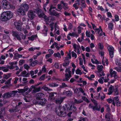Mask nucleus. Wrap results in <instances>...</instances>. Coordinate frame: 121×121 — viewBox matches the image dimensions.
<instances>
[{
    "label": "nucleus",
    "instance_id": "obj_1",
    "mask_svg": "<svg viewBox=\"0 0 121 121\" xmlns=\"http://www.w3.org/2000/svg\"><path fill=\"white\" fill-rule=\"evenodd\" d=\"M66 110L68 111H72L73 112H75L77 110V108L73 104H68L64 105L63 107L60 106L57 107L56 112L58 116L64 117L66 115Z\"/></svg>",
    "mask_w": 121,
    "mask_h": 121
},
{
    "label": "nucleus",
    "instance_id": "obj_2",
    "mask_svg": "<svg viewBox=\"0 0 121 121\" xmlns=\"http://www.w3.org/2000/svg\"><path fill=\"white\" fill-rule=\"evenodd\" d=\"M12 17L11 12L7 11L4 12L2 13L0 19L2 21H6L9 20Z\"/></svg>",
    "mask_w": 121,
    "mask_h": 121
},
{
    "label": "nucleus",
    "instance_id": "obj_3",
    "mask_svg": "<svg viewBox=\"0 0 121 121\" xmlns=\"http://www.w3.org/2000/svg\"><path fill=\"white\" fill-rule=\"evenodd\" d=\"M1 4L2 6L4 8L6 9H9L11 8H13V6L8 1L6 0H3Z\"/></svg>",
    "mask_w": 121,
    "mask_h": 121
},
{
    "label": "nucleus",
    "instance_id": "obj_4",
    "mask_svg": "<svg viewBox=\"0 0 121 121\" xmlns=\"http://www.w3.org/2000/svg\"><path fill=\"white\" fill-rule=\"evenodd\" d=\"M35 11L39 18H43L44 19L47 18V16L45 15L41 9L37 8L35 10Z\"/></svg>",
    "mask_w": 121,
    "mask_h": 121
},
{
    "label": "nucleus",
    "instance_id": "obj_5",
    "mask_svg": "<svg viewBox=\"0 0 121 121\" xmlns=\"http://www.w3.org/2000/svg\"><path fill=\"white\" fill-rule=\"evenodd\" d=\"M59 97V94L57 93L52 92L49 94V98L51 101H54L56 99Z\"/></svg>",
    "mask_w": 121,
    "mask_h": 121
},
{
    "label": "nucleus",
    "instance_id": "obj_6",
    "mask_svg": "<svg viewBox=\"0 0 121 121\" xmlns=\"http://www.w3.org/2000/svg\"><path fill=\"white\" fill-rule=\"evenodd\" d=\"M22 104V102L19 103L18 105H17L15 107H13L11 108L9 110V111L10 113L18 112L20 109V108L19 107L20 105Z\"/></svg>",
    "mask_w": 121,
    "mask_h": 121
},
{
    "label": "nucleus",
    "instance_id": "obj_7",
    "mask_svg": "<svg viewBox=\"0 0 121 121\" xmlns=\"http://www.w3.org/2000/svg\"><path fill=\"white\" fill-rule=\"evenodd\" d=\"M35 10V11L32 10H29L27 16L31 20L34 19L36 16Z\"/></svg>",
    "mask_w": 121,
    "mask_h": 121
},
{
    "label": "nucleus",
    "instance_id": "obj_8",
    "mask_svg": "<svg viewBox=\"0 0 121 121\" xmlns=\"http://www.w3.org/2000/svg\"><path fill=\"white\" fill-rule=\"evenodd\" d=\"M12 35L15 38H16L18 40L22 43V42L21 41V39L20 35L18 32L17 31H13Z\"/></svg>",
    "mask_w": 121,
    "mask_h": 121
},
{
    "label": "nucleus",
    "instance_id": "obj_9",
    "mask_svg": "<svg viewBox=\"0 0 121 121\" xmlns=\"http://www.w3.org/2000/svg\"><path fill=\"white\" fill-rule=\"evenodd\" d=\"M65 97H60L57 98L54 101L56 103L58 104H60L63 101V100L65 99Z\"/></svg>",
    "mask_w": 121,
    "mask_h": 121
},
{
    "label": "nucleus",
    "instance_id": "obj_10",
    "mask_svg": "<svg viewBox=\"0 0 121 121\" xmlns=\"http://www.w3.org/2000/svg\"><path fill=\"white\" fill-rule=\"evenodd\" d=\"M88 107L90 108H92L93 111L96 110L99 111L100 110V107H98L97 106H93L91 104H90L89 105Z\"/></svg>",
    "mask_w": 121,
    "mask_h": 121
},
{
    "label": "nucleus",
    "instance_id": "obj_11",
    "mask_svg": "<svg viewBox=\"0 0 121 121\" xmlns=\"http://www.w3.org/2000/svg\"><path fill=\"white\" fill-rule=\"evenodd\" d=\"M49 13L51 15L55 16L57 17H59L61 14L60 13H58L54 10H50V11H49Z\"/></svg>",
    "mask_w": 121,
    "mask_h": 121
},
{
    "label": "nucleus",
    "instance_id": "obj_12",
    "mask_svg": "<svg viewBox=\"0 0 121 121\" xmlns=\"http://www.w3.org/2000/svg\"><path fill=\"white\" fill-rule=\"evenodd\" d=\"M73 47L74 49V51L76 52L77 50L78 54H80V49H81V47L79 45H78L74 43L73 45Z\"/></svg>",
    "mask_w": 121,
    "mask_h": 121
},
{
    "label": "nucleus",
    "instance_id": "obj_13",
    "mask_svg": "<svg viewBox=\"0 0 121 121\" xmlns=\"http://www.w3.org/2000/svg\"><path fill=\"white\" fill-rule=\"evenodd\" d=\"M71 71H69V74L67 73L65 74V79L63 80V81H67L69 80V78L71 77Z\"/></svg>",
    "mask_w": 121,
    "mask_h": 121
},
{
    "label": "nucleus",
    "instance_id": "obj_14",
    "mask_svg": "<svg viewBox=\"0 0 121 121\" xmlns=\"http://www.w3.org/2000/svg\"><path fill=\"white\" fill-rule=\"evenodd\" d=\"M22 9H23L26 12L28 10L29 6L28 4L26 3H23L21 5V7Z\"/></svg>",
    "mask_w": 121,
    "mask_h": 121
},
{
    "label": "nucleus",
    "instance_id": "obj_15",
    "mask_svg": "<svg viewBox=\"0 0 121 121\" xmlns=\"http://www.w3.org/2000/svg\"><path fill=\"white\" fill-rule=\"evenodd\" d=\"M24 10L21 7L18 9L17 11V13L19 15H24L25 14V12Z\"/></svg>",
    "mask_w": 121,
    "mask_h": 121
},
{
    "label": "nucleus",
    "instance_id": "obj_16",
    "mask_svg": "<svg viewBox=\"0 0 121 121\" xmlns=\"http://www.w3.org/2000/svg\"><path fill=\"white\" fill-rule=\"evenodd\" d=\"M70 63V62L69 61V59L67 58H65V62L62 64V65L65 68H66L69 65Z\"/></svg>",
    "mask_w": 121,
    "mask_h": 121
},
{
    "label": "nucleus",
    "instance_id": "obj_17",
    "mask_svg": "<svg viewBox=\"0 0 121 121\" xmlns=\"http://www.w3.org/2000/svg\"><path fill=\"white\" fill-rule=\"evenodd\" d=\"M31 87L33 88V93H36L40 91L41 88V87H40L37 88L36 87L34 86H31Z\"/></svg>",
    "mask_w": 121,
    "mask_h": 121
},
{
    "label": "nucleus",
    "instance_id": "obj_18",
    "mask_svg": "<svg viewBox=\"0 0 121 121\" xmlns=\"http://www.w3.org/2000/svg\"><path fill=\"white\" fill-rule=\"evenodd\" d=\"M44 95L42 93H38L36 95V99H40L41 98L44 97Z\"/></svg>",
    "mask_w": 121,
    "mask_h": 121
},
{
    "label": "nucleus",
    "instance_id": "obj_19",
    "mask_svg": "<svg viewBox=\"0 0 121 121\" xmlns=\"http://www.w3.org/2000/svg\"><path fill=\"white\" fill-rule=\"evenodd\" d=\"M110 75L111 77H113L115 79L117 78L118 77L117 73L115 71L110 73Z\"/></svg>",
    "mask_w": 121,
    "mask_h": 121
},
{
    "label": "nucleus",
    "instance_id": "obj_20",
    "mask_svg": "<svg viewBox=\"0 0 121 121\" xmlns=\"http://www.w3.org/2000/svg\"><path fill=\"white\" fill-rule=\"evenodd\" d=\"M114 90V86L112 85H111L108 88V94L109 95L111 94L113 92Z\"/></svg>",
    "mask_w": 121,
    "mask_h": 121
},
{
    "label": "nucleus",
    "instance_id": "obj_21",
    "mask_svg": "<svg viewBox=\"0 0 121 121\" xmlns=\"http://www.w3.org/2000/svg\"><path fill=\"white\" fill-rule=\"evenodd\" d=\"M113 92L114 95H118L119 91L118 89L117 86H115V88H114Z\"/></svg>",
    "mask_w": 121,
    "mask_h": 121
},
{
    "label": "nucleus",
    "instance_id": "obj_22",
    "mask_svg": "<svg viewBox=\"0 0 121 121\" xmlns=\"http://www.w3.org/2000/svg\"><path fill=\"white\" fill-rule=\"evenodd\" d=\"M43 28L44 29L43 30V33L44 34V36H46L47 35L48 29L45 25H44Z\"/></svg>",
    "mask_w": 121,
    "mask_h": 121
},
{
    "label": "nucleus",
    "instance_id": "obj_23",
    "mask_svg": "<svg viewBox=\"0 0 121 121\" xmlns=\"http://www.w3.org/2000/svg\"><path fill=\"white\" fill-rule=\"evenodd\" d=\"M28 89V87L26 86L23 89H18V92L19 93H24L26 91H27Z\"/></svg>",
    "mask_w": 121,
    "mask_h": 121
},
{
    "label": "nucleus",
    "instance_id": "obj_24",
    "mask_svg": "<svg viewBox=\"0 0 121 121\" xmlns=\"http://www.w3.org/2000/svg\"><path fill=\"white\" fill-rule=\"evenodd\" d=\"M9 64L11 66L9 65H7L6 67L7 68H9L10 69L12 70L14 69L15 68V67L13 66L14 65V62H13L9 63Z\"/></svg>",
    "mask_w": 121,
    "mask_h": 121
},
{
    "label": "nucleus",
    "instance_id": "obj_25",
    "mask_svg": "<svg viewBox=\"0 0 121 121\" xmlns=\"http://www.w3.org/2000/svg\"><path fill=\"white\" fill-rule=\"evenodd\" d=\"M17 92H18V91H13L11 92H9L10 97L14 96L16 93Z\"/></svg>",
    "mask_w": 121,
    "mask_h": 121
},
{
    "label": "nucleus",
    "instance_id": "obj_26",
    "mask_svg": "<svg viewBox=\"0 0 121 121\" xmlns=\"http://www.w3.org/2000/svg\"><path fill=\"white\" fill-rule=\"evenodd\" d=\"M2 97L5 99L10 97L9 92H7L4 94L2 96Z\"/></svg>",
    "mask_w": 121,
    "mask_h": 121
},
{
    "label": "nucleus",
    "instance_id": "obj_27",
    "mask_svg": "<svg viewBox=\"0 0 121 121\" xmlns=\"http://www.w3.org/2000/svg\"><path fill=\"white\" fill-rule=\"evenodd\" d=\"M78 4L79 5H79H80L79 2L75 1V4L73 5V6L75 8V9L77 10L78 8V7L77 6Z\"/></svg>",
    "mask_w": 121,
    "mask_h": 121
},
{
    "label": "nucleus",
    "instance_id": "obj_28",
    "mask_svg": "<svg viewBox=\"0 0 121 121\" xmlns=\"http://www.w3.org/2000/svg\"><path fill=\"white\" fill-rule=\"evenodd\" d=\"M4 108H3L1 109V111H0V119L3 120H4V118L2 115V114L3 112H4Z\"/></svg>",
    "mask_w": 121,
    "mask_h": 121
},
{
    "label": "nucleus",
    "instance_id": "obj_29",
    "mask_svg": "<svg viewBox=\"0 0 121 121\" xmlns=\"http://www.w3.org/2000/svg\"><path fill=\"white\" fill-rule=\"evenodd\" d=\"M22 55L18 54L17 53H15L14 54V59H17L19 58L22 57Z\"/></svg>",
    "mask_w": 121,
    "mask_h": 121
},
{
    "label": "nucleus",
    "instance_id": "obj_30",
    "mask_svg": "<svg viewBox=\"0 0 121 121\" xmlns=\"http://www.w3.org/2000/svg\"><path fill=\"white\" fill-rule=\"evenodd\" d=\"M37 37V35H32L30 37H28V38L29 40L33 41L34 40L35 38Z\"/></svg>",
    "mask_w": 121,
    "mask_h": 121
},
{
    "label": "nucleus",
    "instance_id": "obj_31",
    "mask_svg": "<svg viewBox=\"0 0 121 121\" xmlns=\"http://www.w3.org/2000/svg\"><path fill=\"white\" fill-rule=\"evenodd\" d=\"M38 61L37 60H35L33 61L31 63L30 65L32 66L33 67L36 65L38 64Z\"/></svg>",
    "mask_w": 121,
    "mask_h": 121
},
{
    "label": "nucleus",
    "instance_id": "obj_32",
    "mask_svg": "<svg viewBox=\"0 0 121 121\" xmlns=\"http://www.w3.org/2000/svg\"><path fill=\"white\" fill-rule=\"evenodd\" d=\"M5 103L4 102L3 100H2L0 102V111H1V109L4 108V111L5 110V108L4 107H3L2 106L4 105Z\"/></svg>",
    "mask_w": 121,
    "mask_h": 121
},
{
    "label": "nucleus",
    "instance_id": "obj_33",
    "mask_svg": "<svg viewBox=\"0 0 121 121\" xmlns=\"http://www.w3.org/2000/svg\"><path fill=\"white\" fill-rule=\"evenodd\" d=\"M46 100L44 98L40 100L39 102L40 104L42 105H44L46 102Z\"/></svg>",
    "mask_w": 121,
    "mask_h": 121
},
{
    "label": "nucleus",
    "instance_id": "obj_34",
    "mask_svg": "<svg viewBox=\"0 0 121 121\" xmlns=\"http://www.w3.org/2000/svg\"><path fill=\"white\" fill-rule=\"evenodd\" d=\"M42 88L44 90L46 91H52V90L49 88L48 87L46 86V85L43 86Z\"/></svg>",
    "mask_w": 121,
    "mask_h": 121
},
{
    "label": "nucleus",
    "instance_id": "obj_35",
    "mask_svg": "<svg viewBox=\"0 0 121 121\" xmlns=\"http://www.w3.org/2000/svg\"><path fill=\"white\" fill-rule=\"evenodd\" d=\"M95 32L96 33H97L99 34L100 31V30H101V31L102 32V30L101 28V26H99V28L95 29Z\"/></svg>",
    "mask_w": 121,
    "mask_h": 121
},
{
    "label": "nucleus",
    "instance_id": "obj_36",
    "mask_svg": "<svg viewBox=\"0 0 121 121\" xmlns=\"http://www.w3.org/2000/svg\"><path fill=\"white\" fill-rule=\"evenodd\" d=\"M66 95L69 96H71L72 95V92L71 91H66L65 92Z\"/></svg>",
    "mask_w": 121,
    "mask_h": 121
},
{
    "label": "nucleus",
    "instance_id": "obj_37",
    "mask_svg": "<svg viewBox=\"0 0 121 121\" xmlns=\"http://www.w3.org/2000/svg\"><path fill=\"white\" fill-rule=\"evenodd\" d=\"M49 86L52 87H57L58 86V85L56 83H50L49 84Z\"/></svg>",
    "mask_w": 121,
    "mask_h": 121
},
{
    "label": "nucleus",
    "instance_id": "obj_38",
    "mask_svg": "<svg viewBox=\"0 0 121 121\" xmlns=\"http://www.w3.org/2000/svg\"><path fill=\"white\" fill-rule=\"evenodd\" d=\"M103 68V67L102 65H98L97 66V69L99 72H101Z\"/></svg>",
    "mask_w": 121,
    "mask_h": 121
},
{
    "label": "nucleus",
    "instance_id": "obj_39",
    "mask_svg": "<svg viewBox=\"0 0 121 121\" xmlns=\"http://www.w3.org/2000/svg\"><path fill=\"white\" fill-rule=\"evenodd\" d=\"M108 48L109 52H111V51H114V48L112 46H108Z\"/></svg>",
    "mask_w": 121,
    "mask_h": 121
},
{
    "label": "nucleus",
    "instance_id": "obj_40",
    "mask_svg": "<svg viewBox=\"0 0 121 121\" xmlns=\"http://www.w3.org/2000/svg\"><path fill=\"white\" fill-rule=\"evenodd\" d=\"M98 47L101 50L102 49L104 48L103 45L102 43H99L98 44Z\"/></svg>",
    "mask_w": 121,
    "mask_h": 121
},
{
    "label": "nucleus",
    "instance_id": "obj_41",
    "mask_svg": "<svg viewBox=\"0 0 121 121\" xmlns=\"http://www.w3.org/2000/svg\"><path fill=\"white\" fill-rule=\"evenodd\" d=\"M62 8L65 10L68 9L69 8V7L68 6V4L65 3L64 5H62Z\"/></svg>",
    "mask_w": 121,
    "mask_h": 121
},
{
    "label": "nucleus",
    "instance_id": "obj_42",
    "mask_svg": "<svg viewBox=\"0 0 121 121\" xmlns=\"http://www.w3.org/2000/svg\"><path fill=\"white\" fill-rule=\"evenodd\" d=\"M11 74L10 73H9L7 75L4 74L3 76L4 78L7 79L11 76Z\"/></svg>",
    "mask_w": 121,
    "mask_h": 121
},
{
    "label": "nucleus",
    "instance_id": "obj_43",
    "mask_svg": "<svg viewBox=\"0 0 121 121\" xmlns=\"http://www.w3.org/2000/svg\"><path fill=\"white\" fill-rule=\"evenodd\" d=\"M76 73L77 74H79L80 75L82 74V73L81 71V70L79 69H78L76 70Z\"/></svg>",
    "mask_w": 121,
    "mask_h": 121
},
{
    "label": "nucleus",
    "instance_id": "obj_44",
    "mask_svg": "<svg viewBox=\"0 0 121 121\" xmlns=\"http://www.w3.org/2000/svg\"><path fill=\"white\" fill-rule=\"evenodd\" d=\"M55 57H58L60 58L61 57L60 55V53L57 52V53H55L53 55Z\"/></svg>",
    "mask_w": 121,
    "mask_h": 121
},
{
    "label": "nucleus",
    "instance_id": "obj_45",
    "mask_svg": "<svg viewBox=\"0 0 121 121\" xmlns=\"http://www.w3.org/2000/svg\"><path fill=\"white\" fill-rule=\"evenodd\" d=\"M105 107L107 112H109L110 111V108L109 107V106L108 104H106L105 105Z\"/></svg>",
    "mask_w": 121,
    "mask_h": 121
},
{
    "label": "nucleus",
    "instance_id": "obj_46",
    "mask_svg": "<svg viewBox=\"0 0 121 121\" xmlns=\"http://www.w3.org/2000/svg\"><path fill=\"white\" fill-rule=\"evenodd\" d=\"M54 25V22H52L49 25V26L51 28V31H52L53 29H54L53 26Z\"/></svg>",
    "mask_w": 121,
    "mask_h": 121
},
{
    "label": "nucleus",
    "instance_id": "obj_47",
    "mask_svg": "<svg viewBox=\"0 0 121 121\" xmlns=\"http://www.w3.org/2000/svg\"><path fill=\"white\" fill-rule=\"evenodd\" d=\"M118 72H121V67H116L114 68Z\"/></svg>",
    "mask_w": 121,
    "mask_h": 121
},
{
    "label": "nucleus",
    "instance_id": "obj_48",
    "mask_svg": "<svg viewBox=\"0 0 121 121\" xmlns=\"http://www.w3.org/2000/svg\"><path fill=\"white\" fill-rule=\"evenodd\" d=\"M86 34L87 37H90L91 33L89 31L87 30L86 32Z\"/></svg>",
    "mask_w": 121,
    "mask_h": 121
},
{
    "label": "nucleus",
    "instance_id": "obj_49",
    "mask_svg": "<svg viewBox=\"0 0 121 121\" xmlns=\"http://www.w3.org/2000/svg\"><path fill=\"white\" fill-rule=\"evenodd\" d=\"M119 100V99L118 96H116L113 98V101H115V103L116 102H118Z\"/></svg>",
    "mask_w": 121,
    "mask_h": 121
},
{
    "label": "nucleus",
    "instance_id": "obj_50",
    "mask_svg": "<svg viewBox=\"0 0 121 121\" xmlns=\"http://www.w3.org/2000/svg\"><path fill=\"white\" fill-rule=\"evenodd\" d=\"M113 24L112 23H110L108 24V27L110 30H112V28Z\"/></svg>",
    "mask_w": 121,
    "mask_h": 121
},
{
    "label": "nucleus",
    "instance_id": "obj_51",
    "mask_svg": "<svg viewBox=\"0 0 121 121\" xmlns=\"http://www.w3.org/2000/svg\"><path fill=\"white\" fill-rule=\"evenodd\" d=\"M105 118L106 119L107 121H109L110 120V118L109 117V115L108 114H106L105 116Z\"/></svg>",
    "mask_w": 121,
    "mask_h": 121
},
{
    "label": "nucleus",
    "instance_id": "obj_52",
    "mask_svg": "<svg viewBox=\"0 0 121 121\" xmlns=\"http://www.w3.org/2000/svg\"><path fill=\"white\" fill-rule=\"evenodd\" d=\"M44 19H45V20H46V21H47L49 22H50L52 20V18L50 17H47V18Z\"/></svg>",
    "mask_w": 121,
    "mask_h": 121
},
{
    "label": "nucleus",
    "instance_id": "obj_53",
    "mask_svg": "<svg viewBox=\"0 0 121 121\" xmlns=\"http://www.w3.org/2000/svg\"><path fill=\"white\" fill-rule=\"evenodd\" d=\"M14 24L15 25V26L16 28H18L20 27V25L17 22H14Z\"/></svg>",
    "mask_w": 121,
    "mask_h": 121
},
{
    "label": "nucleus",
    "instance_id": "obj_54",
    "mask_svg": "<svg viewBox=\"0 0 121 121\" xmlns=\"http://www.w3.org/2000/svg\"><path fill=\"white\" fill-rule=\"evenodd\" d=\"M58 8L60 10L62 9V5L61 4H58L57 5Z\"/></svg>",
    "mask_w": 121,
    "mask_h": 121
},
{
    "label": "nucleus",
    "instance_id": "obj_55",
    "mask_svg": "<svg viewBox=\"0 0 121 121\" xmlns=\"http://www.w3.org/2000/svg\"><path fill=\"white\" fill-rule=\"evenodd\" d=\"M72 56L73 57H74L76 58L77 57V55L76 53L73 51L72 52Z\"/></svg>",
    "mask_w": 121,
    "mask_h": 121
},
{
    "label": "nucleus",
    "instance_id": "obj_56",
    "mask_svg": "<svg viewBox=\"0 0 121 121\" xmlns=\"http://www.w3.org/2000/svg\"><path fill=\"white\" fill-rule=\"evenodd\" d=\"M114 52V51H111V52H109V55L111 58H112L113 57Z\"/></svg>",
    "mask_w": 121,
    "mask_h": 121
},
{
    "label": "nucleus",
    "instance_id": "obj_57",
    "mask_svg": "<svg viewBox=\"0 0 121 121\" xmlns=\"http://www.w3.org/2000/svg\"><path fill=\"white\" fill-rule=\"evenodd\" d=\"M73 27V25L72 24L70 23H69L68 25V29L70 30Z\"/></svg>",
    "mask_w": 121,
    "mask_h": 121
},
{
    "label": "nucleus",
    "instance_id": "obj_58",
    "mask_svg": "<svg viewBox=\"0 0 121 121\" xmlns=\"http://www.w3.org/2000/svg\"><path fill=\"white\" fill-rule=\"evenodd\" d=\"M116 65H121V64L120 61L118 59H117L116 60Z\"/></svg>",
    "mask_w": 121,
    "mask_h": 121
},
{
    "label": "nucleus",
    "instance_id": "obj_59",
    "mask_svg": "<svg viewBox=\"0 0 121 121\" xmlns=\"http://www.w3.org/2000/svg\"><path fill=\"white\" fill-rule=\"evenodd\" d=\"M82 102V101L81 100H78L77 99H75V103L77 104H79L81 103Z\"/></svg>",
    "mask_w": 121,
    "mask_h": 121
},
{
    "label": "nucleus",
    "instance_id": "obj_60",
    "mask_svg": "<svg viewBox=\"0 0 121 121\" xmlns=\"http://www.w3.org/2000/svg\"><path fill=\"white\" fill-rule=\"evenodd\" d=\"M33 120V121H42V120L39 117H37L34 119Z\"/></svg>",
    "mask_w": 121,
    "mask_h": 121
},
{
    "label": "nucleus",
    "instance_id": "obj_61",
    "mask_svg": "<svg viewBox=\"0 0 121 121\" xmlns=\"http://www.w3.org/2000/svg\"><path fill=\"white\" fill-rule=\"evenodd\" d=\"M45 74H43L39 78V80H43L45 78Z\"/></svg>",
    "mask_w": 121,
    "mask_h": 121
},
{
    "label": "nucleus",
    "instance_id": "obj_62",
    "mask_svg": "<svg viewBox=\"0 0 121 121\" xmlns=\"http://www.w3.org/2000/svg\"><path fill=\"white\" fill-rule=\"evenodd\" d=\"M76 34L74 32H73L72 33H69L68 34V35L74 37L75 35Z\"/></svg>",
    "mask_w": 121,
    "mask_h": 121
},
{
    "label": "nucleus",
    "instance_id": "obj_63",
    "mask_svg": "<svg viewBox=\"0 0 121 121\" xmlns=\"http://www.w3.org/2000/svg\"><path fill=\"white\" fill-rule=\"evenodd\" d=\"M54 66L56 69H58L59 67V65L58 63H56L54 65Z\"/></svg>",
    "mask_w": 121,
    "mask_h": 121
},
{
    "label": "nucleus",
    "instance_id": "obj_64",
    "mask_svg": "<svg viewBox=\"0 0 121 121\" xmlns=\"http://www.w3.org/2000/svg\"><path fill=\"white\" fill-rule=\"evenodd\" d=\"M24 67L27 70H28L30 68L28 65L26 64L24 65Z\"/></svg>",
    "mask_w": 121,
    "mask_h": 121
}]
</instances>
